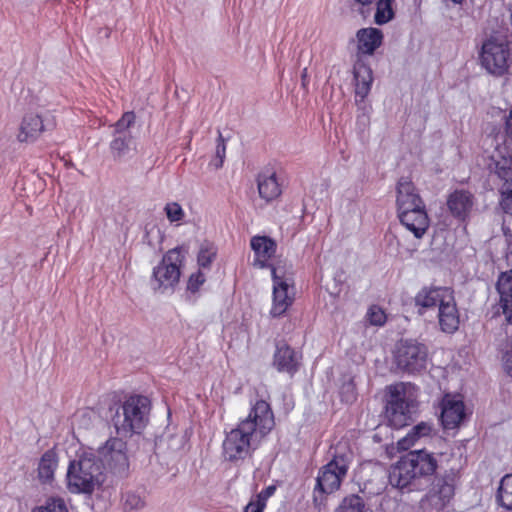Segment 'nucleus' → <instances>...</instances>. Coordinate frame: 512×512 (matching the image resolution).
I'll list each match as a JSON object with an SVG mask.
<instances>
[{
  "mask_svg": "<svg viewBox=\"0 0 512 512\" xmlns=\"http://www.w3.org/2000/svg\"><path fill=\"white\" fill-rule=\"evenodd\" d=\"M437 317L442 332L453 334L458 330L460 314L454 297V291L438 307Z\"/></svg>",
  "mask_w": 512,
  "mask_h": 512,
  "instance_id": "obj_21",
  "label": "nucleus"
},
{
  "mask_svg": "<svg viewBox=\"0 0 512 512\" xmlns=\"http://www.w3.org/2000/svg\"><path fill=\"white\" fill-rule=\"evenodd\" d=\"M506 261L512 267V236H507Z\"/></svg>",
  "mask_w": 512,
  "mask_h": 512,
  "instance_id": "obj_45",
  "label": "nucleus"
},
{
  "mask_svg": "<svg viewBox=\"0 0 512 512\" xmlns=\"http://www.w3.org/2000/svg\"><path fill=\"white\" fill-rule=\"evenodd\" d=\"M282 185V178L273 169H266L257 177L259 196L266 202L273 201L282 194Z\"/></svg>",
  "mask_w": 512,
  "mask_h": 512,
  "instance_id": "obj_22",
  "label": "nucleus"
},
{
  "mask_svg": "<svg viewBox=\"0 0 512 512\" xmlns=\"http://www.w3.org/2000/svg\"><path fill=\"white\" fill-rule=\"evenodd\" d=\"M226 156V141L221 134V132L218 133L217 138V145H216V152H215V158L212 161V164L216 169H219L223 166L224 159Z\"/></svg>",
  "mask_w": 512,
  "mask_h": 512,
  "instance_id": "obj_38",
  "label": "nucleus"
},
{
  "mask_svg": "<svg viewBox=\"0 0 512 512\" xmlns=\"http://www.w3.org/2000/svg\"><path fill=\"white\" fill-rule=\"evenodd\" d=\"M58 467V457L55 451L47 450L41 457L38 465V477L42 482H49L54 478Z\"/></svg>",
  "mask_w": 512,
  "mask_h": 512,
  "instance_id": "obj_27",
  "label": "nucleus"
},
{
  "mask_svg": "<svg viewBox=\"0 0 512 512\" xmlns=\"http://www.w3.org/2000/svg\"><path fill=\"white\" fill-rule=\"evenodd\" d=\"M133 143L131 134H113L110 142V150L114 159H122L130 150V144Z\"/></svg>",
  "mask_w": 512,
  "mask_h": 512,
  "instance_id": "obj_30",
  "label": "nucleus"
},
{
  "mask_svg": "<svg viewBox=\"0 0 512 512\" xmlns=\"http://www.w3.org/2000/svg\"><path fill=\"white\" fill-rule=\"evenodd\" d=\"M151 402L148 397L132 395L122 404L113 417V424L118 434L140 433L149 420Z\"/></svg>",
  "mask_w": 512,
  "mask_h": 512,
  "instance_id": "obj_5",
  "label": "nucleus"
},
{
  "mask_svg": "<svg viewBox=\"0 0 512 512\" xmlns=\"http://www.w3.org/2000/svg\"><path fill=\"white\" fill-rule=\"evenodd\" d=\"M206 281V277L202 271H197L191 274L187 283V289L193 293L197 292L199 288Z\"/></svg>",
  "mask_w": 512,
  "mask_h": 512,
  "instance_id": "obj_41",
  "label": "nucleus"
},
{
  "mask_svg": "<svg viewBox=\"0 0 512 512\" xmlns=\"http://www.w3.org/2000/svg\"><path fill=\"white\" fill-rule=\"evenodd\" d=\"M438 466L433 453L419 449L402 456L389 471V482L400 489L406 488L416 479L431 476Z\"/></svg>",
  "mask_w": 512,
  "mask_h": 512,
  "instance_id": "obj_2",
  "label": "nucleus"
},
{
  "mask_svg": "<svg viewBox=\"0 0 512 512\" xmlns=\"http://www.w3.org/2000/svg\"><path fill=\"white\" fill-rule=\"evenodd\" d=\"M454 3H461L463 0H452Z\"/></svg>",
  "mask_w": 512,
  "mask_h": 512,
  "instance_id": "obj_48",
  "label": "nucleus"
},
{
  "mask_svg": "<svg viewBox=\"0 0 512 512\" xmlns=\"http://www.w3.org/2000/svg\"><path fill=\"white\" fill-rule=\"evenodd\" d=\"M334 512H366V505L362 497L352 494L344 497Z\"/></svg>",
  "mask_w": 512,
  "mask_h": 512,
  "instance_id": "obj_33",
  "label": "nucleus"
},
{
  "mask_svg": "<svg viewBox=\"0 0 512 512\" xmlns=\"http://www.w3.org/2000/svg\"><path fill=\"white\" fill-rule=\"evenodd\" d=\"M353 74L356 99L360 98L363 101L371 89L373 82L372 71L362 60H356L353 66Z\"/></svg>",
  "mask_w": 512,
  "mask_h": 512,
  "instance_id": "obj_25",
  "label": "nucleus"
},
{
  "mask_svg": "<svg viewBox=\"0 0 512 512\" xmlns=\"http://www.w3.org/2000/svg\"><path fill=\"white\" fill-rule=\"evenodd\" d=\"M476 204L473 193L466 189H456L451 192L446 201L450 214L459 221H466L472 214Z\"/></svg>",
  "mask_w": 512,
  "mask_h": 512,
  "instance_id": "obj_15",
  "label": "nucleus"
},
{
  "mask_svg": "<svg viewBox=\"0 0 512 512\" xmlns=\"http://www.w3.org/2000/svg\"><path fill=\"white\" fill-rule=\"evenodd\" d=\"M505 184L507 187H503L500 190V206L505 213L512 214V183Z\"/></svg>",
  "mask_w": 512,
  "mask_h": 512,
  "instance_id": "obj_39",
  "label": "nucleus"
},
{
  "mask_svg": "<svg viewBox=\"0 0 512 512\" xmlns=\"http://www.w3.org/2000/svg\"><path fill=\"white\" fill-rule=\"evenodd\" d=\"M442 484L439 486V496L442 500H449L454 494V486L451 482L446 479L441 480Z\"/></svg>",
  "mask_w": 512,
  "mask_h": 512,
  "instance_id": "obj_43",
  "label": "nucleus"
},
{
  "mask_svg": "<svg viewBox=\"0 0 512 512\" xmlns=\"http://www.w3.org/2000/svg\"><path fill=\"white\" fill-rule=\"evenodd\" d=\"M45 130L46 125L43 117L37 113L29 112L22 118L16 138L21 143L34 142Z\"/></svg>",
  "mask_w": 512,
  "mask_h": 512,
  "instance_id": "obj_23",
  "label": "nucleus"
},
{
  "mask_svg": "<svg viewBox=\"0 0 512 512\" xmlns=\"http://www.w3.org/2000/svg\"><path fill=\"white\" fill-rule=\"evenodd\" d=\"M351 461L352 453L350 451L340 452L336 450L333 458L319 469L313 490L315 502H322L326 495L332 494L340 488Z\"/></svg>",
  "mask_w": 512,
  "mask_h": 512,
  "instance_id": "obj_4",
  "label": "nucleus"
},
{
  "mask_svg": "<svg viewBox=\"0 0 512 512\" xmlns=\"http://www.w3.org/2000/svg\"><path fill=\"white\" fill-rule=\"evenodd\" d=\"M487 169L504 183H512V151L506 145H497L489 156Z\"/></svg>",
  "mask_w": 512,
  "mask_h": 512,
  "instance_id": "obj_14",
  "label": "nucleus"
},
{
  "mask_svg": "<svg viewBox=\"0 0 512 512\" xmlns=\"http://www.w3.org/2000/svg\"><path fill=\"white\" fill-rule=\"evenodd\" d=\"M357 60H362V55H373L383 42V33L378 28H362L356 33Z\"/></svg>",
  "mask_w": 512,
  "mask_h": 512,
  "instance_id": "obj_24",
  "label": "nucleus"
},
{
  "mask_svg": "<svg viewBox=\"0 0 512 512\" xmlns=\"http://www.w3.org/2000/svg\"><path fill=\"white\" fill-rule=\"evenodd\" d=\"M188 248L177 246L168 250L161 262L153 268L151 285L160 293L173 292L180 280L181 267L185 261Z\"/></svg>",
  "mask_w": 512,
  "mask_h": 512,
  "instance_id": "obj_7",
  "label": "nucleus"
},
{
  "mask_svg": "<svg viewBox=\"0 0 512 512\" xmlns=\"http://www.w3.org/2000/svg\"><path fill=\"white\" fill-rule=\"evenodd\" d=\"M506 133L509 137L512 138V107H511L509 116L506 120Z\"/></svg>",
  "mask_w": 512,
  "mask_h": 512,
  "instance_id": "obj_46",
  "label": "nucleus"
},
{
  "mask_svg": "<svg viewBox=\"0 0 512 512\" xmlns=\"http://www.w3.org/2000/svg\"><path fill=\"white\" fill-rule=\"evenodd\" d=\"M217 247L209 242L204 241L199 247L197 254V263L201 269H209L216 259Z\"/></svg>",
  "mask_w": 512,
  "mask_h": 512,
  "instance_id": "obj_31",
  "label": "nucleus"
},
{
  "mask_svg": "<svg viewBox=\"0 0 512 512\" xmlns=\"http://www.w3.org/2000/svg\"><path fill=\"white\" fill-rule=\"evenodd\" d=\"M452 292L451 288L445 286H423L414 296L418 314L424 315L427 311L438 308Z\"/></svg>",
  "mask_w": 512,
  "mask_h": 512,
  "instance_id": "obj_13",
  "label": "nucleus"
},
{
  "mask_svg": "<svg viewBox=\"0 0 512 512\" xmlns=\"http://www.w3.org/2000/svg\"><path fill=\"white\" fill-rule=\"evenodd\" d=\"M67 489L73 494H91L104 481L95 451H83L78 459L69 463L67 470Z\"/></svg>",
  "mask_w": 512,
  "mask_h": 512,
  "instance_id": "obj_3",
  "label": "nucleus"
},
{
  "mask_svg": "<svg viewBox=\"0 0 512 512\" xmlns=\"http://www.w3.org/2000/svg\"><path fill=\"white\" fill-rule=\"evenodd\" d=\"M365 318L373 326H383L387 320L384 310L377 305L368 308Z\"/></svg>",
  "mask_w": 512,
  "mask_h": 512,
  "instance_id": "obj_35",
  "label": "nucleus"
},
{
  "mask_svg": "<svg viewBox=\"0 0 512 512\" xmlns=\"http://www.w3.org/2000/svg\"><path fill=\"white\" fill-rule=\"evenodd\" d=\"M394 357L399 369L409 374H415L426 369L428 349L423 343L406 339L398 343Z\"/></svg>",
  "mask_w": 512,
  "mask_h": 512,
  "instance_id": "obj_11",
  "label": "nucleus"
},
{
  "mask_svg": "<svg viewBox=\"0 0 512 512\" xmlns=\"http://www.w3.org/2000/svg\"><path fill=\"white\" fill-rule=\"evenodd\" d=\"M276 486L270 485L250 499L243 512H264L267 500L274 495Z\"/></svg>",
  "mask_w": 512,
  "mask_h": 512,
  "instance_id": "obj_29",
  "label": "nucleus"
},
{
  "mask_svg": "<svg viewBox=\"0 0 512 512\" xmlns=\"http://www.w3.org/2000/svg\"><path fill=\"white\" fill-rule=\"evenodd\" d=\"M355 1L363 6L370 5L373 2V0H355Z\"/></svg>",
  "mask_w": 512,
  "mask_h": 512,
  "instance_id": "obj_47",
  "label": "nucleus"
},
{
  "mask_svg": "<svg viewBox=\"0 0 512 512\" xmlns=\"http://www.w3.org/2000/svg\"><path fill=\"white\" fill-rule=\"evenodd\" d=\"M135 121V114L133 112H126L115 123L114 134H131L128 129Z\"/></svg>",
  "mask_w": 512,
  "mask_h": 512,
  "instance_id": "obj_36",
  "label": "nucleus"
},
{
  "mask_svg": "<svg viewBox=\"0 0 512 512\" xmlns=\"http://www.w3.org/2000/svg\"><path fill=\"white\" fill-rule=\"evenodd\" d=\"M394 0H378L376 3V12L374 15V21L378 25L388 23L394 18L393 9Z\"/></svg>",
  "mask_w": 512,
  "mask_h": 512,
  "instance_id": "obj_32",
  "label": "nucleus"
},
{
  "mask_svg": "<svg viewBox=\"0 0 512 512\" xmlns=\"http://www.w3.org/2000/svg\"><path fill=\"white\" fill-rule=\"evenodd\" d=\"M275 427L271 405L264 399L251 402L248 415L225 432L222 455L228 462L236 463L250 457Z\"/></svg>",
  "mask_w": 512,
  "mask_h": 512,
  "instance_id": "obj_1",
  "label": "nucleus"
},
{
  "mask_svg": "<svg viewBox=\"0 0 512 512\" xmlns=\"http://www.w3.org/2000/svg\"><path fill=\"white\" fill-rule=\"evenodd\" d=\"M31 512H69V510L62 498L50 497L43 505L33 508Z\"/></svg>",
  "mask_w": 512,
  "mask_h": 512,
  "instance_id": "obj_34",
  "label": "nucleus"
},
{
  "mask_svg": "<svg viewBox=\"0 0 512 512\" xmlns=\"http://www.w3.org/2000/svg\"><path fill=\"white\" fill-rule=\"evenodd\" d=\"M301 353L285 343L278 344L273 356V366L278 372L294 375L301 364Z\"/></svg>",
  "mask_w": 512,
  "mask_h": 512,
  "instance_id": "obj_20",
  "label": "nucleus"
},
{
  "mask_svg": "<svg viewBox=\"0 0 512 512\" xmlns=\"http://www.w3.org/2000/svg\"><path fill=\"white\" fill-rule=\"evenodd\" d=\"M95 454L102 472L105 470L119 477L127 476L129 471L127 444L121 438H109Z\"/></svg>",
  "mask_w": 512,
  "mask_h": 512,
  "instance_id": "obj_9",
  "label": "nucleus"
},
{
  "mask_svg": "<svg viewBox=\"0 0 512 512\" xmlns=\"http://www.w3.org/2000/svg\"><path fill=\"white\" fill-rule=\"evenodd\" d=\"M417 387L411 383H398L390 387L386 413L389 424L402 428L411 418V409L416 405Z\"/></svg>",
  "mask_w": 512,
  "mask_h": 512,
  "instance_id": "obj_8",
  "label": "nucleus"
},
{
  "mask_svg": "<svg viewBox=\"0 0 512 512\" xmlns=\"http://www.w3.org/2000/svg\"><path fill=\"white\" fill-rule=\"evenodd\" d=\"M251 249L254 252V266L259 268H270L276 267L270 263V260L274 257L277 249L276 242L268 236H253L250 241Z\"/></svg>",
  "mask_w": 512,
  "mask_h": 512,
  "instance_id": "obj_19",
  "label": "nucleus"
},
{
  "mask_svg": "<svg viewBox=\"0 0 512 512\" xmlns=\"http://www.w3.org/2000/svg\"><path fill=\"white\" fill-rule=\"evenodd\" d=\"M340 396L341 400L346 403H352L356 400V386L353 380H349L343 383L340 388Z\"/></svg>",
  "mask_w": 512,
  "mask_h": 512,
  "instance_id": "obj_40",
  "label": "nucleus"
},
{
  "mask_svg": "<svg viewBox=\"0 0 512 512\" xmlns=\"http://www.w3.org/2000/svg\"><path fill=\"white\" fill-rule=\"evenodd\" d=\"M125 507L129 510H138L144 507L143 499L136 493L129 492L125 495Z\"/></svg>",
  "mask_w": 512,
  "mask_h": 512,
  "instance_id": "obj_42",
  "label": "nucleus"
},
{
  "mask_svg": "<svg viewBox=\"0 0 512 512\" xmlns=\"http://www.w3.org/2000/svg\"><path fill=\"white\" fill-rule=\"evenodd\" d=\"M498 300L493 306V316L503 317V323L512 325V269L501 272L495 284Z\"/></svg>",
  "mask_w": 512,
  "mask_h": 512,
  "instance_id": "obj_12",
  "label": "nucleus"
},
{
  "mask_svg": "<svg viewBox=\"0 0 512 512\" xmlns=\"http://www.w3.org/2000/svg\"><path fill=\"white\" fill-rule=\"evenodd\" d=\"M272 306L270 315L272 317L282 316L293 304L295 288L293 275L283 267H272Z\"/></svg>",
  "mask_w": 512,
  "mask_h": 512,
  "instance_id": "obj_10",
  "label": "nucleus"
},
{
  "mask_svg": "<svg viewBox=\"0 0 512 512\" xmlns=\"http://www.w3.org/2000/svg\"><path fill=\"white\" fill-rule=\"evenodd\" d=\"M503 366L505 372L512 377V350L507 351L503 357Z\"/></svg>",
  "mask_w": 512,
  "mask_h": 512,
  "instance_id": "obj_44",
  "label": "nucleus"
},
{
  "mask_svg": "<svg viewBox=\"0 0 512 512\" xmlns=\"http://www.w3.org/2000/svg\"><path fill=\"white\" fill-rule=\"evenodd\" d=\"M465 418V406L456 395L446 394L441 402V422L445 429L458 427Z\"/></svg>",
  "mask_w": 512,
  "mask_h": 512,
  "instance_id": "obj_18",
  "label": "nucleus"
},
{
  "mask_svg": "<svg viewBox=\"0 0 512 512\" xmlns=\"http://www.w3.org/2000/svg\"><path fill=\"white\" fill-rule=\"evenodd\" d=\"M397 216L400 223L418 239L424 236L430 226L426 205L397 212Z\"/></svg>",
  "mask_w": 512,
  "mask_h": 512,
  "instance_id": "obj_16",
  "label": "nucleus"
},
{
  "mask_svg": "<svg viewBox=\"0 0 512 512\" xmlns=\"http://www.w3.org/2000/svg\"><path fill=\"white\" fill-rule=\"evenodd\" d=\"M424 205L425 203L412 180L409 177H401L396 186L397 212L412 208H422Z\"/></svg>",
  "mask_w": 512,
  "mask_h": 512,
  "instance_id": "obj_17",
  "label": "nucleus"
},
{
  "mask_svg": "<svg viewBox=\"0 0 512 512\" xmlns=\"http://www.w3.org/2000/svg\"><path fill=\"white\" fill-rule=\"evenodd\" d=\"M164 211L168 220L172 223L182 221L185 216L184 210L177 202L167 203L165 205Z\"/></svg>",
  "mask_w": 512,
  "mask_h": 512,
  "instance_id": "obj_37",
  "label": "nucleus"
},
{
  "mask_svg": "<svg viewBox=\"0 0 512 512\" xmlns=\"http://www.w3.org/2000/svg\"><path fill=\"white\" fill-rule=\"evenodd\" d=\"M482 67L494 76H503L512 63V43L502 33L492 34L481 47L479 55Z\"/></svg>",
  "mask_w": 512,
  "mask_h": 512,
  "instance_id": "obj_6",
  "label": "nucleus"
},
{
  "mask_svg": "<svg viewBox=\"0 0 512 512\" xmlns=\"http://www.w3.org/2000/svg\"><path fill=\"white\" fill-rule=\"evenodd\" d=\"M495 500L504 510L512 511V474H507L501 479Z\"/></svg>",
  "mask_w": 512,
  "mask_h": 512,
  "instance_id": "obj_28",
  "label": "nucleus"
},
{
  "mask_svg": "<svg viewBox=\"0 0 512 512\" xmlns=\"http://www.w3.org/2000/svg\"><path fill=\"white\" fill-rule=\"evenodd\" d=\"M433 432V425L428 422H420L415 425L406 436L402 437L397 442L399 450L410 449L421 438L429 437Z\"/></svg>",
  "mask_w": 512,
  "mask_h": 512,
  "instance_id": "obj_26",
  "label": "nucleus"
}]
</instances>
